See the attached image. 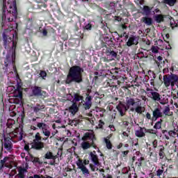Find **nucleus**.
<instances>
[{
  "mask_svg": "<svg viewBox=\"0 0 178 178\" xmlns=\"http://www.w3.org/2000/svg\"><path fill=\"white\" fill-rule=\"evenodd\" d=\"M145 130L147 128L145 127H139V129L135 131V136L138 138H143V137H145Z\"/></svg>",
  "mask_w": 178,
  "mask_h": 178,
  "instance_id": "nucleus-16",
  "label": "nucleus"
},
{
  "mask_svg": "<svg viewBox=\"0 0 178 178\" xmlns=\"http://www.w3.org/2000/svg\"><path fill=\"white\" fill-rule=\"evenodd\" d=\"M127 47H131L133 45H138V38L136 36H131L128 39V41L126 43Z\"/></svg>",
  "mask_w": 178,
  "mask_h": 178,
  "instance_id": "nucleus-15",
  "label": "nucleus"
},
{
  "mask_svg": "<svg viewBox=\"0 0 178 178\" xmlns=\"http://www.w3.org/2000/svg\"><path fill=\"white\" fill-rule=\"evenodd\" d=\"M145 118L147 119V120H151L152 122V116L151 115V113H147Z\"/></svg>",
  "mask_w": 178,
  "mask_h": 178,
  "instance_id": "nucleus-51",
  "label": "nucleus"
},
{
  "mask_svg": "<svg viewBox=\"0 0 178 178\" xmlns=\"http://www.w3.org/2000/svg\"><path fill=\"white\" fill-rule=\"evenodd\" d=\"M106 45L108 47H113L115 45V42H113V39L112 38L106 37L104 38V41L102 42V48H108Z\"/></svg>",
  "mask_w": 178,
  "mask_h": 178,
  "instance_id": "nucleus-13",
  "label": "nucleus"
},
{
  "mask_svg": "<svg viewBox=\"0 0 178 178\" xmlns=\"http://www.w3.org/2000/svg\"><path fill=\"white\" fill-rule=\"evenodd\" d=\"M105 124V122L102 120H100L99 121V129H104V125Z\"/></svg>",
  "mask_w": 178,
  "mask_h": 178,
  "instance_id": "nucleus-48",
  "label": "nucleus"
},
{
  "mask_svg": "<svg viewBox=\"0 0 178 178\" xmlns=\"http://www.w3.org/2000/svg\"><path fill=\"white\" fill-rule=\"evenodd\" d=\"M39 30L44 37H47V35H48V31H47L46 29H43L42 31H41V27H40Z\"/></svg>",
  "mask_w": 178,
  "mask_h": 178,
  "instance_id": "nucleus-45",
  "label": "nucleus"
},
{
  "mask_svg": "<svg viewBox=\"0 0 178 178\" xmlns=\"http://www.w3.org/2000/svg\"><path fill=\"white\" fill-rule=\"evenodd\" d=\"M125 102L128 109H130V106H134L136 105V100L132 97H126Z\"/></svg>",
  "mask_w": 178,
  "mask_h": 178,
  "instance_id": "nucleus-19",
  "label": "nucleus"
},
{
  "mask_svg": "<svg viewBox=\"0 0 178 178\" xmlns=\"http://www.w3.org/2000/svg\"><path fill=\"white\" fill-rule=\"evenodd\" d=\"M27 172V169L19 167L18 169V174L15 176V177H19V178H26V175L24 173Z\"/></svg>",
  "mask_w": 178,
  "mask_h": 178,
  "instance_id": "nucleus-20",
  "label": "nucleus"
},
{
  "mask_svg": "<svg viewBox=\"0 0 178 178\" xmlns=\"http://www.w3.org/2000/svg\"><path fill=\"white\" fill-rule=\"evenodd\" d=\"M31 97H40V98H45L47 97V92L42 90V88L35 86L32 88Z\"/></svg>",
  "mask_w": 178,
  "mask_h": 178,
  "instance_id": "nucleus-6",
  "label": "nucleus"
},
{
  "mask_svg": "<svg viewBox=\"0 0 178 178\" xmlns=\"http://www.w3.org/2000/svg\"><path fill=\"white\" fill-rule=\"evenodd\" d=\"M163 2L169 6H175L177 2V0H163Z\"/></svg>",
  "mask_w": 178,
  "mask_h": 178,
  "instance_id": "nucleus-35",
  "label": "nucleus"
},
{
  "mask_svg": "<svg viewBox=\"0 0 178 178\" xmlns=\"http://www.w3.org/2000/svg\"><path fill=\"white\" fill-rule=\"evenodd\" d=\"M97 152L94 150L93 152H90L89 154V156L90 157V159L92 162H93L94 165L96 166H99V159H98V155L96 154Z\"/></svg>",
  "mask_w": 178,
  "mask_h": 178,
  "instance_id": "nucleus-14",
  "label": "nucleus"
},
{
  "mask_svg": "<svg viewBox=\"0 0 178 178\" xmlns=\"http://www.w3.org/2000/svg\"><path fill=\"white\" fill-rule=\"evenodd\" d=\"M163 116V113L159 109V108H156L152 111V122H151V126L154 125V122H156L159 118Z\"/></svg>",
  "mask_w": 178,
  "mask_h": 178,
  "instance_id": "nucleus-9",
  "label": "nucleus"
},
{
  "mask_svg": "<svg viewBox=\"0 0 178 178\" xmlns=\"http://www.w3.org/2000/svg\"><path fill=\"white\" fill-rule=\"evenodd\" d=\"M82 163L84 166H86V165H90V160L85 159L83 161L82 160Z\"/></svg>",
  "mask_w": 178,
  "mask_h": 178,
  "instance_id": "nucleus-55",
  "label": "nucleus"
},
{
  "mask_svg": "<svg viewBox=\"0 0 178 178\" xmlns=\"http://www.w3.org/2000/svg\"><path fill=\"white\" fill-rule=\"evenodd\" d=\"M81 148L86 151V149H89V148H91V145L90 144V142L87 140H83V142L81 144Z\"/></svg>",
  "mask_w": 178,
  "mask_h": 178,
  "instance_id": "nucleus-29",
  "label": "nucleus"
},
{
  "mask_svg": "<svg viewBox=\"0 0 178 178\" xmlns=\"http://www.w3.org/2000/svg\"><path fill=\"white\" fill-rule=\"evenodd\" d=\"M163 83L165 87H175V84L178 81V76L176 74H171V75H164L163 78Z\"/></svg>",
  "mask_w": 178,
  "mask_h": 178,
  "instance_id": "nucleus-5",
  "label": "nucleus"
},
{
  "mask_svg": "<svg viewBox=\"0 0 178 178\" xmlns=\"http://www.w3.org/2000/svg\"><path fill=\"white\" fill-rule=\"evenodd\" d=\"M24 149H25V151H27V152H30V146L29 145H25Z\"/></svg>",
  "mask_w": 178,
  "mask_h": 178,
  "instance_id": "nucleus-56",
  "label": "nucleus"
},
{
  "mask_svg": "<svg viewBox=\"0 0 178 178\" xmlns=\"http://www.w3.org/2000/svg\"><path fill=\"white\" fill-rule=\"evenodd\" d=\"M156 74H155V73H153V79H151V82H150L151 86H154L155 82L154 81V79H156Z\"/></svg>",
  "mask_w": 178,
  "mask_h": 178,
  "instance_id": "nucleus-53",
  "label": "nucleus"
},
{
  "mask_svg": "<svg viewBox=\"0 0 178 178\" xmlns=\"http://www.w3.org/2000/svg\"><path fill=\"white\" fill-rule=\"evenodd\" d=\"M94 141H95V140H92L91 143H90V147H92L93 148H95V149H97V145H95V143Z\"/></svg>",
  "mask_w": 178,
  "mask_h": 178,
  "instance_id": "nucleus-52",
  "label": "nucleus"
},
{
  "mask_svg": "<svg viewBox=\"0 0 178 178\" xmlns=\"http://www.w3.org/2000/svg\"><path fill=\"white\" fill-rule=\"evenodd\" d=\"M152 146H153V148H158V140L155 139L152 142Z\"/></svg>",
  "mask_w": 178,
  "mask_h": 178,
  "instance_id": "nucleus-50",
  "label": "nucleus"
},
{
  "mask_svg": "<svg viewBox=\"0 0 178 178\" xmlns=\"http://www.w3.org/2000/svg\"><path fill=\"white\" fill-rule=\"evenodd\" d=\"M39 76H40V77H42V79L43 80H45V79L47 77V72H45L44 70H40Z\"/></svg>",
  "mask_w": 178,
  "mask_h": 178,
  "instance_id": "nucleus-42",
  "label": "nucleus"
},
{
  "mask_svg": "<svg viewBox=\"0 0 178 178\" xmlns=\"http://www.w3.org/2000/svg\"><path fill=\"white\" fill-rule=\"evenodd\" d=\"M163 172H165V168H163V165H162L161 168L156 170V175L159 177H161V176H162V175L163 174Z\"/></svg>",
  "mask_w": 178,
  "mask_h": 178,
  "instance_id": "nucleus-36",
  "label": "nucleus"
},
{
  "mask_svg": "<svg viewBox=\"0 0 178 178\" xmlns=\"http://www.w3.org/2000/svg\"><path fill=\"white\" fill-rule=\"evenodd\" d=\"M74 100L75 102H79L80 101L84 100V97L80 95L79 93H74Z\"/></svg>",
  "mask_w": 178,
  "mask_h": 178,
  "instance_id": "nucleus-32",
  "label": "nucleus"
},
{
  "mask_svg": "<svg viewBox=\"0 0 178 178\" xmlns=\"http://www.w3.org/2000/svg\"><path fill=\"white\" fill-rule=\"evenodd\" d=\"M159 156L160 157V159H163L165 158V147L163 145H159Z\"/></svg>",
  "mask_w": 178,
  "mask_h": 178,
  "instance_id": "nucleus-28",
  "label": "nucleus"
},
{
  "mask_svg": "<svg viewBox=\"0 0 178 178\" xmlns=\"http://www.w3.org/2000/svg\"><path fill=\"white\" fill-rule=\"evenodd\" d=\"M8 159H9V157H4L3 160L0 161V165H3V166H5V163H6V161H8Z\"/></svg>",
  "mask_w": 178,
  "mask_h": 178,
  "instance_id": "nucleus-47",
  "label": "nucleus"
},
{
  "mask_svg": "<svg viewBox=\"0 0 178 178\" xmlns=\"http://www.w3.org/2000/svg\"><path fill=\"white\" fill-rule=\"evenodd\" d=\"M4 142L2 143L1 149H6L7 152H12L13 151V143H12V138L4 136Z\"/></svg>",
  "mask_w": 178,
  "mask_h": 178,
  "instance_id": "nucleus-7",
  "label": "nucleus"
},
{
  "mask_svg": "<svg viewBox=\"0 0 178 178\" xmlns=\"http://www.w3.org/2000/svg\"><path fill=\"white\" fill-rule=\"evenodd\" d=\"M69 123L71 126H77V124H79V123H80V121L79 120H70Z\"/></svg>",
  "mask_w": 178,
  "mask_h": 178,
  "instance_id": "nucleus-40",
  "label": "nucleus"
},
{
  "mask_svg": "<svg viewBox=\"0 0 178 178\" xmlns=\"http://www.w3.org/2000/svg\"><path fill=\"white\" fill-rule=\"evenodd\" d=\"M29 156L31 162H33V163H38L40 162V159L34 157L33 154H30Z\"/></svg>",
  "mask_w": 178,
  "mask_h": 178,
  "instance_id": "nucleus-38",
  "label": "nucleus"
},
{
  "mask_svg": "<svg viewBox=\"0 0 178 178\" xmlns=\"http://www.w3.org/2000/svg\"><path fill=\"white\" fill-rule=\"evenodd\" d=\"M115 22H122V18L119 16L115 17Z\"/></svg>",
  "mask_w": 178,
  "mask_h": 178,
  "instance_id": "nucleus-59",
  "label": "nucleus"
},
{
  "mask_svg": "<svg viewBox=\"0 0 178 178\" xmlns=\"http://www.w3.org/2000/svg\"><path fill=\"white\" fill-rule=\"evenodd\" d=\"M163 122V120L160 119L159 121H157L153 128L154 129V130H161V129H162V122Z\"/></svg>",
  "mask_w": 178,
  "mask_h": 178,
  "instance_id": "nucleus-31",
  "label": "nucleus"
},
{
  "mask_svg": "<svg viewBox=\"0 0 178 178\" xmlns=\"http://www.w3.org/2000/svg\"><path fill=\"white\" fill-rule=\"evenodd\" d=\"M83 141H88V140H97V138L95 137V135L92 133H86L84 136L82 138Z\"/></svg>",
  "mask_w": 178,
  "mask_h": 178,
  "instance_id": "nucleus-18",
  "label": "nucleus"
},
{
  "mask_svg": "<svg viewBox=\"0 0 178 178\" xmlns=\"http://www.w3.org/2000/svg\"><path fill=\"white\" fill-rule=\"evenodd\" d=\"M104 87L105 88H108V87H111V88H114L116 87V84H115V82H113V79H107L103 84Z\"/></svg>",
  "mask_w": 178,
  "mask_h": 178,
  "instance_id": "nucleus-23",
  "label": "nucleus"
},
{
  "mask_svg": "<svg viewBox=\"0 0 178 178\" xmlns=\"http://www.w3.org/2000/svg\"><path fill=\"white\" fill-rule=\"evenodd\" d=\"M83 73H84V69L79 65H74L69 70L68 74L65 81L66 84H70L71 83H83Z\"/></svg>",
  "mask_w": 178,
  "mask_h": 178,
  "instance_id": "nucleus-4",
  "label": "nucleus"
},
{
  "mask_svg": "<svg viewBox=\"0 0 178 178\" xmlns=\"http://www.w3.org/2000/svg\"><path fill=\"white\" fill-rule=\"evenodd\" d=\"M143 161H144V157H140L138 159V162L135 163V167L138 170H141V166H143Z\"/></svg>",
  "mask_w": 178,
  "mask_h": 178,
  "instance_id": "nucleus-30",
  "label": "nucleus"
},
{
  "mask_svg": "<svg viewBox=\"0 0 178 178\" xmlns=\"http://www.w3.org/2000/svg\"><path fill=\"white\" fill-rule=\"evenodd\" d=\"M155 21L156 23H162V22L165 21L163 15L161 14L155 15Z\"/></svg>",
  "mask_w": 178,
  "mask_h": 178,
  "instance_id": "nucleus-34",
  "label": "nucleus"
},
{
  "mask_svg": "<svg viewBox=\"0 0 178 178\" xmlns=\"http://www.w3.org/2000/svg\"><path fill=\"white\" fill-rule=\"evenodd\" d=\"M121 26L122 30H126L127 29V26H126L124 24H122Z\"/></svg>",
  "mask_w": 178,
  "mask_h": 178,
  "instance_id": "nucleus-63",
  "label": "nucleus"
},
{
  "mask_svg": "<svg viewBox=\"0 0 178 178\" xmlns=\"http://www.w3.org/2000/svg\"><path fill=\"white\" fill-rule=\"evenodd\" d=\"M27 24L31 27L33 26V18H29L27 19Z\"/></svg>",
  "mask_w": 178,
  "mask_h": 178,
  "instance_id": "nucleus-54",
  "label": "nucleus"
},
{
  "mask_svg": "<svg viewBox=\"0 0 178 178\" xmlns=\"http://www.w3.org/2000/svg\"><path fill=\"white\" fill-rule=\"evenodd\" d=\"M152 10V7H149L148 6H144L143 8V14L145 16H149L151 15V12Z\"/></svg>",
  "mask_w": 178,
  "mask_h": 178,
  "instance_id": "nucleus-25",
  "label": "nucleus"
},
{
  "mask_svg": "<svg viewBox=\"0 0 178 178\" xmlns=\"http://www.w3.org/2000/svg\"><path fill=\"white\" fill-rule=\"evenodd\" d=\"M151 51L153 54H158V52H159V48L158 47L152 46Z\"/></svg>",
  "mask_w": 178,
  "mask_h": 178,
  "instance_id": "nucleus-46",
  "label": "nucleus"
},
{
  "mask_svg": "<svg viewBox=\"0 0 178 178\" xmlns=\"http://www.w3.org/2000/svg\"><path fill=\"white\" fill-rule=\"evenodd\" d=\"M76 166L85 176H88V175H90V170H88V168H87L86 165H83V160L81 159H78L76 161Z\"/></svg>",
  "mask_w": 178,
  "mask_h": 178,
  "instance_id": "nucleus-10",
  "label": "nucleus"
},
{
  "mask_svg": "<svg viewBox=\"0 0 178 178\" xmlns=\"http://www.w3.org/2000/svg\"><path fill=\"white\" fill-rule=\"evenodd\" d=\"M102 60L103 62H109V60H111V59H108L106 57H103Z\"/></svg>",
  "mask_w": 178,
  "mask_h": 178,
  "instance_id": "nucleus-61",
  "label": "nucleus"
},
{
  "mask_svg": "<svg viewBox=\"0 0 178 178\" xmlns=\"http://www.w3.org/2000/svg\"><path fill=\"white\" fill-rule=\"evenodd\" d=\"M108 127L110 130H111V131H115V130H116V129L115 128V125L113 124H110Z\"/></svg>",
  "mask_w": 178,
  "mask_h": 178,
  "instance_id": "nucleus-58",
  "label": "nucleus"
},
{
  "mask_svg": "<svg viewBox=\"0 0 178 178\" xmlns=\"http://www.w3.org/2000/svg\"><path fill=\"white\" fill-rule=\"evenodd\" d=\"M172 98H173V99H177V98H178V93H177V95H172Z\"/></svg>",
  "mask_w": 178,
  "mask_h": 178,
  "instance_id": "nucleus-64",
  "label": "nucleus"
},
{
  "mask_svg": "<svg viewBox=\"0 0 178 178\" xmlns=\"http://www.w3.org/2000/svg\"><path fill=\"white\" fill-rule=\"evenodd\" d=\"M109 138H111L109 136L104 138V143L106 144L107 149H112V148L113 147V145H112V142H111V140H109Z\"/></svg>",
  "mask_w": 178,
  "mask_h": 178,
  "instance_id": "nucleus-26",
  "label": "nucleus"
},
{
  "mask_svg": "<svg viewBox=\"0 0 178 178\" xmlns=\"http://www.w3.org/2000/svg\"><path fill=\"white\" fill-rule=\"evenodd\" d=\"M45 109V106L44 104H36L35 106L33 107L34 113H39V112H42Z\"/></svg>",
  "mask_w": 178,
  "mask_h": 178,
  "instance_id": "nucleus-21",
  "label": "nucleus"
},
{
  "mask_svg": "<svg viewBox=\"0 0 178 178\" xmlns=\"http://www.w3.org/2000/svg\"><path fill=\"white\" fill-rule=\"evenodd\" d=\"M89 166L92 172H95V169H96L95 166H97L95 164L90 163L89 164Z\"/></svg>",
  "mask_w": 178,
  "mask_h": 178,
  "instance_id": "nucleus-49",
  "label": "nucleus"
},
{
  "mask_svg": "<svg viewBox=\"0 0 178 178\" xmlns=\"http://www.w3.org/2000/svg\"><path fill=\"white\" fill-rule=\"evenodd\" d=\"M168 134L170 137H173L174 138H176L177 137H178V134L177 132H176V131H168Z\"/></svg>",
  "mask_w": 178,
  "mask_h": 178,
  "instance_id": "nucleus-39",
  "label": "nucleus"
},
{
  "mask_svg": "<svg viewBox=\"0 0 178 178\" xmlns=\"http://www.w3.org/2000/svg\"><path fill=\"white\" fill-rule=\"evenodd\" d=\"M9 5V1L6 0H3V15L2 19L5 20L7 19L8 22H15L17 19V6L16 4V1H13L11 4L9 5V8L8 9V6Z\"/></svg>",
  "mask_w": 178,
  "mask_h": 178,
  "instance_id": "nucleus-3",
  "label": "nucleus"
},
{
  "mask_svg": "<svg viewBox=\"0 0 178 178\" xmlns=\"http://www.w3.org/2000/svg\"><path fill=\"white\" fill-rule=\"evenodd\" d=\"M150 94L152 95L151 98L153 99V101H156L157 102H159L161 101V95L158 93V92H150Z\"/></svg>",
  "mask_w": 178,
  "mask_h": 178,
  "instance_id": "nucleus-22",
  "label": "nucleus"
},
{
  "mask_svg": "<svg viewBox=\"0 0 178 178\" xmlns=\"http://www.w3.org/2000/svg\"><path fill=\"white\" fill-rule=\"evenodd\" d=\"M145 133H149V134H156L158 131L152 129H146V130H145Z\"/></svg>",
  "mask_w": 178,
  "mask_h": 178,
  "instance_id": "nucleus-44",
  "label": "nucleus"
},
{
  "mask_svg": "<svg viewBox=\"0 0 178 178\" xmlns=\"http://www.w3.org/2000/svg\"><path fill=\"white\" fill-rule=\"evenodd\" d=\"M87 97L85 99V102L83 104V108L85 109V111H88V109L91 108V106H92V97L90 95V94L86 95Z\"/></svg>",
  "mask_w": 178,
  "mask_h": 178,
  "instance_id": "nucleus-11",
  "label": "nucleus"
},
{
  "mask_svg": "<svg viewBox=\"0 0 178 178\" xmlns=\"http://www.w3.org/2000/svg\"><path fill=\"white\" fill-rule=\"evenodd\" d=\"M53 155L54 154L51 152H47L44 155V158L45 159H51Z\"/></svg>",
  "mask_w": 178,
  "mask_h": 178,
  "instance_id": "nucleus-43",
  "label": "nucleus"
},
{
  "mask_svg": "<svg viewBox=\"0 0 178 178\" xmlns=\"http://www.w3.org/2000/svg\"><path fill=\"white\" fill-rule=\"evenodd\" d=\"M105 55L108 58H110V60H113L118 58V52L113 50L111 47H106V49H104Z\"/></svg>",
  "mask_w": 178,
  "mask_h": 178,
  "instance_id": "nucleus-8",
  "label": "nucleus"
},
{
  "mask_svg": "<svg viewBox=\"0 0 178 178\" xmlns=\"http://www.w3.org/2000/svg\"><path fill=\"white\" fill-rule=\"evenodd\" d=\"M3 40L5 49H9L10 48L13 49L12 56H7L4 60L3 70L4 73H8L9 66L12 65L14 71L16 72V43L13 41V38H10L9 35H6L5 33L3 34Z\"/></svg>",
  "mask_w": 178,
  "mask_h": 178,
  "instance_id": "nucleus-2",
  "label": "nucleus"
},
{
  "mask_svg": "<svg viewBox=\"0 0 178 178\" xmlns=\"http://www.w3.org/2000/svg\"><path fill=\"white\" fill-rule=\"evenodd\" d=\"M122 147H123V143H120L118 146H117V149H120V148H122Z\"/></svg>",
  "mask_w": 178,
  "mask_h": 178,
  "instance_id": "nucleus-60",
  "label": "nucleus"
},
{
  "mask_svg": "<svg viewBox=\"0 0 178 178\" xmlns=\"http://www.w3.org/2000/svg\"><path fill=\"white\" fill-rule=\"evenodd\" d=\"M68 111L71 115L74 116L79 112V106H77V103L74 102L71 106L69 107Z\"/></svg>",
  "mask_w": 178,
  "mask_h": 178,
  "instance_id": "nucleus-17",
  "label": "nucleus"
},
{
  "mask_svg": "<svg viewBox=\"0 0 178 178\" xmlns=\"http://www.w3.org/2000/svg\"><path fill=\"white\" fill-rule=\"evenodd\" d=\"M124 148H125V150L121 152V155L124 158V156H127V155H129V152H130V151H129V144H125L124 145Z\"/></svg>",
  "mask_w": 178,
  "mask_h": 178,
  "instance_id": "nucleus-33",
  "label": "nucleus"
},
{
  "mask_svg": "<svg viewBox=\"0 0 178 178\" xmlns=\"http://www.w3.org/2000/svg\"><path fill=\"white\" fill-rule=\"evenodd\" d=\"M169 112H170V108L169 106H167L165 107L164 110L163 111V113L165 116H169Z\"/></svg>",
  "mask_w": 178,
  "mask_h": 178,
  "instance_id": "nucleus-41",
  "label": "nucleus"
},
{
  "mask_svg": "<svg viewBox=\"0 0 178 178\" xmlns=\"http://www.w3.org/2000/svg\"><path fill=\"white\" fill-rule=\"evenodd\" d=\"M36 126L39 130H41L42 134L45 137L42 138L41 134H40V132H37L33 140L31 149H35V151H42L45 145L42 141H47V140L51 137V130L49 129V125L42 122H38Z\"/></svg>",
  "mask_w": 178,
  "mask_h": 178,
  "instance_id": "nucleus-1",
  "label": "nucleus"
},
{
  "mask_svg": "<svg viewBox=\"0 0 178 178\" xmlns=\"http://www.w3.org/2000/svg\"><path fill=\"white\" fill-rule=\"evenodd\" d=\"M99 77H101V75L95 76L93 79V80L95 81V83H98V80H99Z\"/></svg>",
  "mask_w": 178,
  "mask_h": 178,
  "instance_id": "nucleus-57",
  "label": "nucleus"
},
{
  "mask_svg": "<svg viewBox=\"0 0 178 178\" xmlns=\"http://www.w3.org/2000/svg\"><path fill=\"white\" fill-rule=\"evenodd\" d=\"M90 30H92V25L91 23H88L83 26V31H90Z\"/></svg>",
  "mask_w": 178,
  "mask_h": 178,
  "instance_id": "nucleus-37",
  "label": "nucleus"
},
{
  "mask_svg": "<svg viewBox=\"0 0 178 178\" xmlns=\"http://www.w3.org/2000/svg\"><path fill=\"white\" fill-rule=\"evenodd\" d=\"M141 22L145 23L147 26H151L152 24V18L148 17H143L141 19Z\"/></svg>",
  "mask_w": 178,
  "mask_h": 178,
  "instance_id": "nucleus-27",
  "label": "nucleus"
},
{
  "mask_svg": "<svg viewBox=\"0 0 178 178\" xmlns=\"http://www.w3.org/2000/svg\"><path fill=\"white\" fill-rule=\"evenodd\" d=\"M116 109L118 111L120 116H124V112H127V111H129V108H127V106H126V104H124L122 102H119V104L116 106Z\"/></svg>",
  "mask_w": 178,
  "mask_h": 178,
  "instance_id": "nucleus-12",
  "label": "nucleus"
},
{
  "mask_svg": "<svg viewBox=\"0 0 178 178\" xmlns=\"http://www.w3.org/2000/svg\"><path fill=\"white\" fill-rule=\"evenodd\" d=\"M157 60H159V63L162 62V60H163V58H162V56H159L157 57Z\"/></svg>",
  "mask_w": 178,
  "mask_h": 178,
  "instance_id": "nucleus-62",
  "label": "nucleus"
},
{
  "mask_svg": "<svg viewBox=\"0 0 178 178\" xmlns=\"http://www.w3.org/2000/svg\"><path fill=\"white\" fill-rule=\"evenodd\" d=\"M131 112H136V113H139L140 115H141V113H143V112H144V111H145V109L144 108V107L141 106H137L136 108H130Z\"/></svg>",
  "mask_w": 178,
  "mask_h": 178,
  "instance_id": "nucleus-24",
  "label": "nucleus"
}]
</instances>
